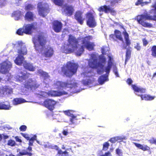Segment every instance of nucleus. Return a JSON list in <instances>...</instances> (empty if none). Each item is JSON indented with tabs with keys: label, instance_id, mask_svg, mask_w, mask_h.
I'll list each match as a JSON object with an SVG mask.
<instances>
[{
	"label": "nucleus",
	"instance_id": "obj_35",
	"mask_svg": "<svg viewBox=\"0 0 156 156\" xmlns=\"http://www.w3.org/2000/svg\"><path fill=\"white\" fill-rule=\"evenodd\" d=\"M108 76L105 75H102L100 76L98 79V82L101 84H103L105 81L107 79Z\"/></svg>",
	"mask_w": 156,
	"mask_h": 156
},
{
	"label": "nucleus",
	"instance_id": "obj_48",
	"mask_svg": "<svg viewBox=\"0 0 156 156\" xmlns=\"http://www.w3.org/2000/svg\"><path fill=\"white\" fill-rule=\"evenodd\" d=\"M16 34L19 35H23V33H24V30L22 28H20L17 30L16 32Z\"/></svg>",
	"mask_w": 156,
	"mask_h": 156
},
{
	"label": "nucleus",
	"instance_id": "obj_22",
	"mask_svg": "<svg viewBox=\"0 0 156 156\" xmlns=\"http://www.w3.org/2000/svg\"><path fill=\"white\" fill-rule=\"evenodd\" d=\"M132 88L135 92L144 93L146 92L145 88L140 87H138L135 84H132Z\"/></svg>",
	"mask_w": 156,
	"mask_h": 156
},
{
	"label": "nucleus",
	"instance_id": "obj_62",
	"mask_svg": "<svg viewBox=\"0 0 156 156\" xmlns=\"http://www.w3.org/2000/svg\"><path fill=\"white\" fill-rule=\"evenodd\" d=\"M119 1H120V0H112L111 2L110 3L111 5H112L116 3H118Z\"/></svg>",
	"mask_w": 156,
	"mask_h": 156
},
{
	"label": "nucleus",
	"instance_id": "obj_36",
	"mask_svg": "<svg viewBox=\"0 0 156 156\" xmlns=\"http://www.w3.org/2000/svg\"><path fill=\"white\" fill-rule=\"evenodd\" d=\"M10 108L9 105H6L2 102L0 103V109L9 110Z\"/></svg>",
	"mask_w": 156,
	"mask_h": 156
},
{
	"label": "nucleus",
	"instance_id": "obj_18",
	"mask_svg": "<svg viewBox=\"0 0 156 156\" xmlns=\"http://www.w3.org/2000/svg\"><path fill=\"white\" fill-rule=\"evenodd\" d=\"M68 93L65 91H58L56 90H50L48 91V94L49 96L56 97L62 95L67 94Z\"/></svg>",
	"mask_w": 156,
	"mask_h": 156
},
{
	"label": "nucleus",
	"instance_id": "obj_15",
	"mask_svg": "<svg viewBox=\"0 0 156 156\" xmlns=\"http://www.w3.org/2000/svg\"><path fill=\"white\" fill-rule=\"evenodd\" d=\"M17 47L18 48H20V49H19L17 51L19 54L24 55L27 54V48L25 45H23V44L22 42H18Z\"/></svg>",
	"mask_w": 156,
	"mask_h": 156
},
{
	"label": "nucleus",
	"instance_id": "obj_34",
	"mask_svg": "<svg viewBox=\"0 0 156 156\" xmlns=\"http://www.w3.org/2000/svg\"><path fill=\"white\" fill-rule=\"evenodd\" d=\"M27 155L29 156L32 155V154L31 152H28L26 150H23L19 152L17 155V156H22Z\"/></svg>",
	"mask_w": 156,
	"mask_h": 156
},
{
	"label": "nucleus",
	"instance_id": "obj_12",
	"mask_svg": "<svg viewBox=\"0 0 156 156\" xmlns=\"http://www.w3.org/2000/svg\"><path fill=\"white\" fill-rule=\"evenodd\" d=\"M56 102L51 99H47L44 101L43 105L48 108L51 111H52L55 108Z\"/></svg>",
	"mask_w": 156,
	"mask_h": 156
},
{
	"label": "nucleus",
	"instance_id": "obj_37",
	"mask_svg": "<svg viewBox=\"0 0 156 156\" xmlns=\"http://www.w3.org/2000/svg\"><path fill=\"white\" fill-rule=\"evenodd\" d=\"M25 100L19 98H16L14 99V103L16 105L21 104L25 102Z\"/></svg>",
	"mask_w": 156,
	"mask_h": 156
},
{
	"label": "nucleus",
	"instance_id": "obj_49",
	"mask_svg": "<svg viewBox=\"0 0 156 156\" xmlns=\"http://www.w3.org/2000/svg\"><path fill=\"white\" fill-rule=\"evenodd\" d=\"M148 141L151 144H156V139L154 137H152Z\"/></svg>",
	"mask_w": 156,
	"mask_h": 156
},
{
	"label": "nucleus",
	"instance_id": "obj_1",
	"mask_svg": "<svg viewBox=\"0 0 156 156\" xmlns=\"http://www.w3.org/2000/svg\"><path fill=\"white\" fill-rule=\"evenodd\" d=\"M47 38L44 32L39 31L33 37L32 41L36 51L41 52L44 50L42 55L46 58H50L53 55L54 50L53 48L49 46L45 48L48 41Z\"/></svg>",
	"mask_w": 156,
	"mask_h": 156
},
{
	"label": "nucleus",
	"instance_id": "obj_33",
	"mask_svg": "<svg viewBox=\"0 0 156 156\" xmlns=\"http://www.w3.org/2000/svg\"><path fill=\"white\" fill-rule=\"evenodd\" d=\"M21 16V11L17 10L13 12L12 13V16L15 17L16 20H18L20 19Z\"/></svg>",
	"mask_w": 156,
	"mask_h": 156
},
{
	"label": "nucleus",
	"instance_id": "obj_19",
	"mask_svg": "<svg viewBox=\"0 0 156 156\" xmlns=\"http://www.w3.org/2000/svg\"><path fill=\"white\" fill-rule=\"evenodd\" d=\"M75 19L77 22L81 25H83L84 18H83L82 13L80 11H78L76 12L75 15Z\"/></svg>",
	"mask_w": 156,
	"mask_h": 156
},
{
	"label": "nucleus",
	"instance_id": "obj_52",
	"mask_svg": "<svg viewBox=\"0 0 156 156\" xmlns=\"http://www.w3.org/2000/svg\"><path fill=\"white\" fill-rule=\"evenodd\" d=\"M6 4L5 0H0V7H2L5 6Z\"/></svg>",
	"mask_w": 156,
	"mask_h": 156
},
{
	"label": "nucleus",
	"instance_id": "obj_41",
	"mask_svg": "<svg viewBox=\"0 0 156 156\" xmlns=\"http://www.w3.org/2000/svg\"><path fill=\"white\" fill-rule=\"evenodd\" d=\"M73 111L72 110H68L63 111V112L66 115L70 117L72 116H73Z\"/></svg>",
	"mask_w": 156,
	"mask_h": 156
},
{
	"label": "nucleus",
	"instance_id": "obj_46",
	"mask_svg": "<svg viewBox=\"0 0 156 156\" xmlns=\"http://www.w3.org/2000/svg\"><path fill=\"white\" fill-rule=\"evenodd\" d=\"M112 65L108 64L107 66L105 68V71L106 73L107 74H109Z\"/></svg>",
	"mask_w": 156,
	"mask_h": 156
},
{
	"label": "nucleus",
	"instance_id": "obj_39",
	"mask_svg": "<svg viewBox=\"0 0 156 156\" xmlns=\"http://www.w3.org/2000/svg\"><path fill=\"white\" fill-rule=\"evenodd\" d=\"M67 149L63 151L61 149H60L59 150L58 153L60 154L61 156H71L69 154L68 152L67 151Z\"/></svg>",
	"mask_w": 156,
	"mask_h": 156
},
{
	"label": "nucleus",
	"instance_id": "obj_55",
	"mask_svg": "<svg viewBox=\"0 0 156 156\" xmlns=\"http://www.w3.org/2000/svg\"><path fill=\"white\" fill-rule=\"evenodd\" d=\"M108 57L109 59L108 62V64L112 65L113 62H112V60H113V59L110 56H109Z\"/></svg>",
	"mask_w": 156,
	"mask_h": 156
},
{
	"label": "nucleus",
	"instance_id": "obj_2",
	"mask_svg": "<svg viewBox=\"0 0 156 156\" xmlns=\"http://www.w3.org/2000/svg\"><path fill=\"white\" fill-rule=\"evenodd\" d=\"M151 7L153 9H151V11L153 12L154 14H156V1L151 6ZM146 20L156 21V15H154L152 16L147 14H142L139 16L137 18V21L138 23L142 26L147 28L153 27L152 24L145 21Z\"/></svg>",
	"mask_w": 156,
	"mask_h": 156
},
{
	"label": "nucleus",
	"instance_id": "obj_30",
	"mask_svg": "<svg viewBox=\"0 0 156 156\" xmlns=\"http://www.w3.org/2000/svg\"><path fill=\"white\" fill-rule=\"evenodd\" d=\"M37 72L40 76L42 77L44 80L48 79L49 77L48 73L42 70H39Z\"/></svg>",
	"mask_w": 156,
	"mask_h": 156
},
{
	"label": "nucleus",
	"instance_id": "obj_5",
	"mask_svg": "<svg viewBox=\"0 0 156 156\" xmlns=\"http://www.w3.org/2000/svg\"><path fill=\"white\" fill-rule=\"evenodd\" d=\"M37 8L39 14L43 17H45L50 12L49 5L46 3L38 2Z\"/></svg>",
	"mask_w": 156,
	"mask_h": 156
},
{
	"label": "nucleus",
	"instance_id": "obj_8",
	"mask_svg": "<svg viewBox=\"0 0 156 156\" xmlns=\"http://www.w3.org/2000/svg\"><path fill=\"white\" fill-rule=\"evenodd\" d=\"M86 16L87 25L90 28H94L96 27L97 23L93 13L91 12H88L86 13Z\"/></svg>",
	"mask_w": 156,
	"mask_h": 156
},
{
	"label": "nucleus",
	"instance_id": "obj_31",
	"mask_svg": "<svg viewBox=\"0 0 156 156\" xmlns=\"http://www.w3.org/2000/svg\"><path fill=\"white\" fill-rule=\"evenodd\" d=\"M18 75L16 76V78L18 80L21 81H22L23 80H25L26 77V74L25 73H23L22 71L18 73Z\"/></svg>",
	"mask_w": 156,
	"mask_h": 156
},
{
	"label": "nucleus",
	"instance_id": "obj_6",
	"mask_svg": "<svg viewBox=\"0 0 156 156\" xmlns=\"http://www.w3.org/2000/svg\"><path fill=\"white\" fill-rule=\"evenodd\" d=\"M76 85V83H74L72 80H68L66 82H63L58 81H56L54 83V86L58 89H60L61 88H71L74 87Z\"/></svg>",
	"mask_w": 156,
	"mask_h": 156
},
{
	"label": "nucleus",
	"instance_id": "obj_27",
	"mask_svg": "<svg viewBox=\"0 0 156 156\" xmlns=\"http://www.w3.org/2000/svg\"><path fill=\"white\" fill-rule=\"evenodd\" d=\"M25 20L28 21H33L34 20V15L33 13L31 12H27L25 15Z\"/></svg>",
	"mask_w": 156,
	"mask_h": 156
},
{
	"label": "nucleus",
	"instance_id": "obj_64",
	"mask_svg": "<svg viewBox=\"0 0 156 156\" xmlns=\"http://www.w3.org/2000/svg\"><path fill=\"white\" fill-rule=\"evenodd\" d=\"M63 134L65 136H66L68 135V133L67 130H63L62 132Z\"/></svg>",
	"mask_w": 156,
	"mask_h": 156
},
{
	"label": "nucleus",
	"instance_id": "obj_56",
	"mask_svg": "<svg viewBox=\"0 0 156 156\" xmlns=\"http://www.w3.org/2000/svg\"><path fill=\"white\" fill-rule=\"evenodd\" d=\"M32 5L31 4H28L25 7V9L27 10H30L32 9Z\"/></svg>",
	"mask_w": 156,
	"mask_h": 156
},
{
	"label": "nucleus",
	"instance_id": "obj_29",
	"mask_svg": "<svg viewBox=\"0 0 156 156\" xmlns=\"http://www.w3.org/2000/svg\"><path fill=\"white\" fill-rule=\"evenodd\" d=\"M134 144L136 147L143 151H149L150 150V147L147 145L143 146L140 144L136 143H134Z\"/></svg>",
	"mask_w": 156,
	"mask_h": 156
},
{
	"label": "nucleus",
	"instance_id": "obj_14",
	"mask_svg": "<svg viewBox=\"0 0 156 156\" xmlns=\"http://www.w3.org/2000/svg\"><path fill=\"white\" fill-rule=\"evenodd\" d=\"M52 28L54 30L56 33H59L61 31L62 24L61 22L58 20H55L52 22Z\"/></svg>",
	"mask_w": 156,
	"mask_h": 156
},
{
	"label": "nucleus",
	"instance_id": "obj_24",
	"mask_svg": "<svg viewBox=\"0 0 156 156\" xmlns=\"http://www.w3.org/2000/svg\"><path fill=\"white\" fill-rule=\"evenodd\" d=\"M24 60V57L20 55L19 54L16 58L14 61L16 64L19 66H21L23 63Z\"/></svg>",
	"mask_w": 156,
	"mask_h": 156
},
{
	"label": "nucleus",
	"instance_id": "obj_11",
	"mask_svg": "<svg viewBox=\"0 0 156 156\" xmlns=\"http://www.w3.org/2000/svg\"><path fill=\"white\" fill-rule=\"evenodd\" d=\"M12 67V64L10 62L7 61H3L0 64V73L2 74L7 73Z\"/></svg>",
	"mask_w": 156,
	"mask_h": 156
},
{
	"label": "nucleus",
	"instance_id": "obj_3",
	"mask_svg": "<svg viewBox=\"0 0 156 156\" xmlns=\"http://www.w3.org/2000/svg\"><path fill=\"white\" fill-rule=\"evenodd\" d=\"M78 67L77 63L69 61L61 68V71L63 76L71 78L76 73Z\"/></svg>",
	"mask_w": 156,
	"mask_h": 156
},
{
	"label": "nucleus",
	"instance_id": "obj_32",
	"mask_svg": "<svg viewBox=\"0 0 156 156\" xmlns=\"http://www.w3.org/2000/svg\"><path fill=\"white\" fill-rule=\"evenodd\" d=\"M130 48H126V58L125 59V64H126V62L130 59L131 56V51Z\"/></svg>",
	"mask_w": 156,
	"mask_h": 156
},
{
	"label": "nucleus",
	"instance_id": "obj_40",
	"mask_svg": "<svg viewBox=\"0 0 156 156\" xmlns=\"http://www.w3.org/2000/svg\"><path fill=\"white\" fill-rule=\"evenodd\" d=\"M151 55L154 58H156V45L153 46L151 48Z\"/></svg>",
	"mask_w": 156,
	"mask_h": 156
},
{
	"label": "nucleus",
	"instance_id": "obj_16",
	"mask_svg": "<svg viewBox=\"0 0 156 156\" xmlns=\"http://www.w3.org/2000/svg\"><path fill=\"white\" fill-rule=\"evenodd\" d=\"M20 134L27 140L29 141L28 143L29 145L30 146H33V145L34 141L36 140L37 136L35 135H34L32 137L30 138V136L28 134L23 133H21Z\"/></svg>",
	"mask_w": 156,
	"mask_h": 156
},
{
	"label": "nucleus",
	"instance_id": "obj_13",
	"mask_svg": "<svg viewBox=\"0 0 156 156\" xmlns=\"http://www.w3.org/2000/svg\"><path fill=\"white\" fill-rule=\"evenodd\" d=\"M98 10L100 12H104L106 13L110 12L113 15L116 13V11L114 10V8H110L109 6H108L106 5L101 6L98 9Z\"/></svg>",
	"mask_w": 156,
	"mask_h": 156
},
{
	"label": "nucleus",
	"instance_id": "obj_45",
	"mask_svg": "<svg viewBox=\"0 0 156 156\" xmlns=\"http://www.w3.org/2000/svg\"><path fill=\"white\" fill-rule=\"evenodd\" d=\"M109 144L108 142H105L103 144L102 150L104 151H107L108 148Z\"/></svg>",
	"mask_w": 156,
	"mask_h": 156
},
{
	"label": "nucleus",
	"instance_id": "obj_25",
	"mask_svg": "<svg viewBox=\"0 0 156 156\" xmlns=\"http://www.w3.org/2000/svg\"><path fill=\"white\" fill-rule=\"evenodd\" d=\"M23 66L24 68L29 71H34L35 68L32 64L28 63L26 61H24L23 63Z\"/></svg>",
	"mask_w": 156,
	"mask_h": 156
},
{
	"label": "nucleus",
	"instance_id": "obj_58",
	"mask_svg": "<svg viewBox=\"0 0 156 156\" xmlns=\"http://www.w3.org/2000/svg\"><path fill=\"white\" fill-rule=\"evenodd\" d=\"M142 41L143 45L144 46H146L148 43V41L145 38L143 39Z\"/></svg>",
	"mask_w": 156,
	"mask_h": 156
},
{
	"label": "nucleus",
	"instance_id": "obj_53",
	"mask_svg": "<svg viewBox=\"0 0 156 156\" xmlns=\"http://www.w3.org/2000/svg\"><path fill=\"white\" fill-rule=\"evenodd\" d=\"M99 59L101 62L102 63H105L106 62V59L104 56H101V57H100Z\"/></svg>",
	"mask_w": 156,
	"mask_h": 156
},
{
	"label": "nucleus",
	"instance_id": "obj_26",
	"mask_svg": "<svg viewBox=\"0 0 156 156\" xmlns=\"http://www.w3.org/2000/svg\"><path fill=\"white\" fill-rule=\"evenodd\" d=\"M64 11L66 12V14L69 16L73 14L74 9L73 7L71 5H66L64 9Z\"/></svg>",
	"mask_w": 156,
	"mask_h": 156
},
{
	"label": "nucleus",
	"instance_id": "obj_10",
	"mask_svg": "<svg viewBox=\"0 0 156 156\" xmlns=\"http://www.w3.org/2000/svg\"><path fill=\"white\" fill-rule=\"evenodd\" d=\"M92 39L91 36H88L83 37L82 40V44L90 51L94 50V47L95 46L94 43L89 41Z\"/></svg>",
	"mask_w": 156,
	"mask_h": 156
},
{
	"label": "nucleus",
	"instance_id": "obj_7",
	"mask_svg": "<svg viewBox=\"0 0 156 156\" xmlns=\"http://www.w3.org/2000/svg\"><path fill=\"white\" fill-rule=\"evenodd\" d=\"M37 23L36 22L25 24L23 27L24 34L28 35L31 34L33 30H37Z\"/></svg>",
	"mask_w": 156,
	"mask_h": 156
},
{
	"label": "nucleus",
	"instance_id": "obj_59",
	"mask_svg": "<svg viewBox=\"0 0 156 156\" xmlns=\"http://www.w3.org/2000/svg\"><path fill=\"white\" fill-rule=\"evenodd\" d=\"M116 153L119 155L120 156L122 155V152L121 150L119 148H117L116 150Z\"/></svg>",
	"mask_w": 156,
	"mask_h": 156
},
{
	"label": "nucleus",
	"instance_id": "obj_4",
	"mask_svg": "<svg viewBox=\"0 0 156 156\" xmlns=\"http://www.w3.org/2000/svg\"><path fill=\"white\" fill-rule=\"evenodd\" d=\"M68 41L69 43L66 45L68 47H71L72 48H68L65 46H64L63 47V50L65 53H71L76 49L78 42L77 39L74 36L71 34L69 36Z\"/></svg>",
	"mask_w": 156,
	"mask_h": 156
},
{
	"label": "nucleus",
	"instance_id": "obj_28",
	"mask_svg": "<svg viewBox=\"0 0 156 156\" xmlns=\"http://www.w3.org/2000/svg\"><path fill=\"white\" fill-rule=\"evenodd\" d=\"M134 144L136 147L143 151H149L150 150V147L147 145L143 146L140 144L136 143H134Z\"/></svg>",
	"mask_w": 156,
	"mask_h": 156
},
{
	"label": "nucleus",
	"instance_id": "obj_54",
	"mask_svg": "<svg viewBox=\"0 0 156 156\" xmlns=\"http://www.w3.org/2000/svg\"><path fill=\"white\" fill-rule=\"evenodd\" d=\"M134 48L137 51H140L141 49V46L139 43H137L136 45L134 46Z\"/></svg>",
	"mask_w": 156,
	"mask_h": 156
},
{
	"label": "nucleus",
	"instance_id": "obj_17",
	"mask_svg": "<svg viewBox=\"0 0 156 156\" xmlns=\"http://www.w3.org/2000/svg\"><path fill=\"white\" fill-rule=\"evenodd\" d=\"M115 36V37L121 41H123V39L122 36L121 32L119 30H114V34H112L109 36L110 38L113 39L114 41H116L114 38Z\"/></svg>",
	"mask_w": 156,
	"mask_h": 156
},
{
	"label": "nucleus",
	"instance_id": "obj_61",
	"mask_svg": "<svg viewBox=\"0 0 156 156\" xmlns=\"http://www.w3.org/2000/svg\"><path fill=\"white\" fill-rule=\"evenodd\" d=\"M126 81L127 83L129 85L131 84L133 82V81H132V80H131V78H129L127 79Z\"/></svg>",
	"mask_w": 156,
	"mask_h": 156
},
{
	"label": "nucleus",
	"instance_id": "obj_38",
	"mask_svg": "<svg viewBox=\"0 0 156 156\" xmlns=\"http://www.w3.org/2000/svg\"><path fill=\"white\" fill-rule=\"evenodd\" d=\"M122 138H121L120 137L116 136L111 138L109 141L112 143H115L118 140H122Z\"/></svg>",
	"mask_w": 156,
	"mask_h": 156
},
{
	"label": "nucleus",
	"instance_id": "obj_23",
	"mask_svg": "<svg viewBox=\"0 0 156 156\" xmlns=\"http://www.w3.org/2000/svg\"><path fill=\"white\" fill-rule=\"evenodd\" d=\"M123 33L124 35L126 44V46L123 47V49H126L127 46H128L129 47V48H131L129 47L131 44V43L129 39V36L128 34L126 31L123 32Z\"/></svg>",
	"mask_w": 156,
	"mask_h": 156
},
{
	"label": "nucleus",
	"instance_id": "obj_20",
	"mask_svg": "<svg viewBox=\"0 0 156 156\" xmlns=\"http://www.w3.org/2000/svg\"><path fill=\"white\" fill-rule=\"evenodd\" d=\"M88 65L90 67L92 68H96L98 67H100L101 68H102L103 65L101 63H98L97 60L94 59L93 61H89L88 62Z\"/></svg>",
	"mask_w": 156,
	"mask_h": 156
},
{
	"label": "nucleus",
	"instance_id": "obj_44",
	"mask_svg": "<svg viewBox=\"0 0 156 156\" xmlns=\"http://www.w3.org/2000/svg\"><path fill=\"white\" fill-rule=\"evenodd\" d=\"M84 47L81 46L79 50H77L76 53V55L77 56H80L84 51Z\"/></svg>",
	"mask_w": 156,
	"mask_h": 156
},
{
	"label": "nucleus",
	"instance_id": "obj_9",
	"mask_svg": "<svg viewBox=\"0 0 156 156\" xmlns=\"http://www.w3.org/2000/svg\"><path fill=\"white\" fill-rule=\"evenodd\" d=\"M40 85L35 80H34L32 79H29L27 80L24 83V87L27 89H35L38 88Z\"/></svg>",
	"mask_w": 156,
	"mask_h": 156
},
{
	"label": "nucleus",
	"instance_id": "obj_51",
	"mask_svg": "<svg viewBox=\"0 0 156 156\" xmlns=\"http://www.w3.org/2000/svg\"><path fill=\"white\" fill-rule=\"evenodd\" d=\"M113 71L116 77H119V76L117 70V69L116 66L114 68Z\"/></svg>",
	"mask_w": 156,
	"mask_h": 156
},
{
	"label": "nucleus",
	"instance_id": "obj_63",
	"mask_svg": "<svg viewBox=\"0 0 156 156\" xmlns=\"http://www.w3.org/2000/svg\"><path fill=\"white\" fill-rule=\"evenodd\" d=\"M104 155V156H112L111 154L109 151H108L105 152V153Z\"/></svg>",
	"mask_w": 156,
	"mask_h": 156
},
{
	"label": "nucleus",
	"instance_id": "obj_47",
	"mask_svg": "<svg viewBox=\"0 0 156 156\" xmlns=\"http://www.w3.org/2000/svg\"><path fill=\"white\" fill-rule=\"evenodd\" d=\"M16 144L15 141L11 139L9 140L8 141L7 145L12 147L15 146Z\"/></svg>",
	"mask_w": 156,
	"mask_h": 156
},
{
	"label": "nucleus",
	"instance_id": "obj_21",
	"mask_svg": "<svg viewBox=\"0 0 156 156\" xmlns=\"http://www.w3.org/2000/svg\"><path fill=\"white\" fill-rule=\"evenodd\" d=\"M137 95L140 97L142 100L146 101H152L154 99L155 97L154 96H151L149 94H137Z\"/></svg>",
	"mask_w": 156,
	"mask_h": 156
},
{
	"label": "nucleus",
	"instance_id": "obj_57",
	"mask_svg": "<svg viewBox=\"0 0 156 156\" xmlns=\"http://www.w3.org/2000/svg\"><path fill=\"white\" fill-rule=\"evenodd\" d=\"M142 3H143V0H137V1L135 3V5L136 6L139 5H142Z\"/></svg>",
	"mask_w": 156,
	"mask_h": 156
},
{
	"label": "nucleus",
	"instance_id": "obj_43",
	"mask_svg": "<svg viewBox=\"0 0 156 156\" xmlns=\"http://www.w3.org/2000/svg\"><path fill=\"white\" fill-rule=\"evenodd\" d=\"M54 2L56 5L61 6L64 2V0H53Z\"/></svg>",
	"mask_w": 156,
	"mask_h": 156
},
{
	"label": "nucleus",
	"instance_id": "obj_42",
	"mask_svg": "<svg viewBox=\"0 0 156 156\" xmlns=\"http://www.w3.org/2000/svg\"><path fill=\"white\" fill-rule=\"evenodd\" d=\"M70 119V121L71 122L72 124H75L77 123V119L76 118V116L73 115L72 116Z\"/></svg>",
	"mask_w": 156,
	"mask_h": 156
},
{
	"label": "nucleus",
	"instance_id": "obj_60",
	"mask_svg": "<svg viewBox=\"0 0 156 156\" xmlns=\"http://www.w3.org/2000/svg\"><path fill=\"white\" fill-rule=\"evenodd\" d=\"M15 139L16 141L17 142H18L20 143H21L22 142V140L19 138V137L17 136H16L15 137Z\"/></svg>",
	"mask_w": 156,
	"mask_h": 156
},
{
	"label": "nucleus",
	"instance_id": "obj_50",
	"mask_svg": "<svg viewBox=\"0 0 156 156\" xmlns=\"http://www.w3.org/2000/svg\"><path fill=\"white\" fill-rule=\"evenodd\" d=\"M27 129V126L24 125H22L21 126L20 128L19 129L21 131L24 132Z\"/></svg>",
	"mask_w": 156,
	"mask_h": 156
}]
</instances>
